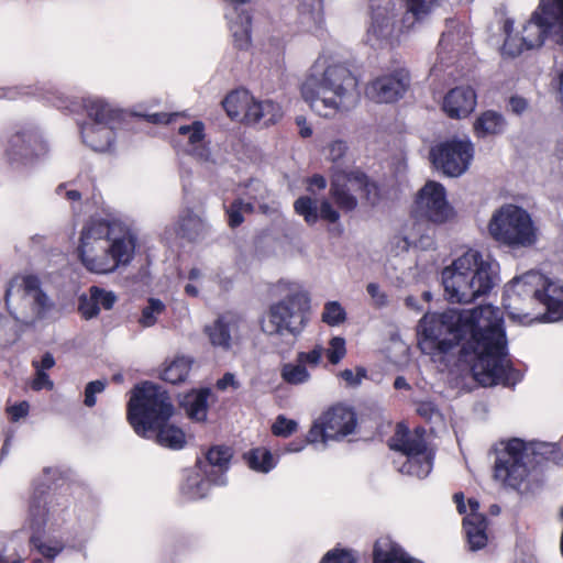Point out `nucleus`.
Wrapping results in <instances>:
<instances>
[{"label":"nucleus","instance_id":"1","mask_svg":"<svg viewBox=\"0 0 563 563\" xmlns=\"http://www.w3.org/2000/svg\"><path fill=\"white\" fill-rule=\"evenodd\" d=\"M462 343L473 353L472 374L482 386L514 385L518 380L507 353L504 318L499 308L483 305L471 309H449L426 313L418 324V344L432 357Z\"/></svg>","mask_w":563,"mask_h":563},{"label":"nucleus","instance_id":"2","mask_svg":"<svg viewBox=\"0 0 563 563\" xmlns=\"http://www.w3.org/2000/svg\"><path fill=\"white\" fill-rule=\"evenodd\" d=\"M300 96L316 115L335 119L357 104V79L333 52L323 49L302 80Z\"/></svg>","mask_w":563,"mask_h":563},{"label":"nucleus","instance_id":"3","mask_svg":"<svg viewBox=\"0 0 563 563\" xmlns=\"http://www.w3.org/2000/svg\"><path fill=\"white\" fill-rule=\"evenodd\" d=\"M174 412L168 395L153 384L144 383L131 393L128 421L134 432L163 448L181 450L187 443L186 433L170 421Z\"/></svg>","mask_w":563,"mask_h":563},{"label":"nucleus","instance_id":"4","mask_svg":"<svg viewBox=\"0 0 563 563\" xmlns=\"http://www.w3.org/2000/svg\"><path fill=\"white\" fill-rule=\"evenodd\" d=\"M136 240L124 227L106 220H91L81 230L78 255L92 274L109 275L130 265Z\"/></svg>","mask_w":563,"mask_h":563},{"label":"nucleus","instance_id":"5","mask_svg":"<svg viewBox=\"0 0 563 563\" xmlns=\"http://www.w3.org/2000/svg\"><path fill=\"white\" fill-rule=\"evenodd\" d=\"M441 280L450 302L468 303L499 283V264L488 255L468 250L442 269Z\"/></svg>","mask_w":563,"mask_h":563},{"label":"nucleus","instance_id":"6","mask_svg":"<svg viewBox=\"0 0 563 563\" xmlns=\"http://www.w3.org/2000/svg\"><path fill=\"white\" fill-rule=\"evenodd\" d=\"M276 291L280 298L269 305L260 321L262 332L273 343L298 338L307 327L310 310L309 296L298 284L279 282Z\"/></svg>","mask_w":563,"mask_h":563},{"label":"nucleus","instance_id":"7","mask_svg":"<svg viewBox=\"0 0 563 563\" xmlns=\"http://www.w3.org/2000/svg\"><path fill=\"white\" fill-rule=\"evenodd\" d=\"M65 522V509L47 500L44 489L31 497L25 527L30 531V544L46 560H55L65 549V542L54 533Z\"/></svg>","mask_w":563,"mask_h":563},{"label":"nucleus","instance_id":"8","mask_svg":"<svg viewBox=\"0 0 563 563\" xmlns=\"http://www.w3.org/2000/svg\"><path fill=\"white\" fill-rule=\"evenodd\" d=\"M5 303L14 321L22 328L38 325L54 307L41 280L34 275L14 276L5 290Z\"/></svg>","mask_w":563,"mask_h":563},{"label":"nucleus","instance_id":"9","mask_svg":"<svg viewBox=\"0 0 563 563\" xmlns=\"http://www.w3.org/2000/svg\"><path fill=\"white\" fill-rule=\"evenodd\" d=\"M494 452V478L505 487L520 489L530 475L537 443L511 438L496 443Z\"/></svg>","mask_w":563,"mask_h":563},{"label":"nucleus","instance_id":"10","mask_svg":"<svg viewBox=\"0 0 563 563\" xmlns=\"http://www.w3.org/2000/svg\"><path fill=\"white\" fill-rule=\"evenodd\" d=\"M493 239L512 249L531 247L538 242L539 230L530 213L515 205L496 210L488 223Z\"/></svg>","mask_w":563,"mask_h":563},{"label":"nucleus","instance_id":"11","mask_svg":"<svg viewBox=\"0 0 563 563\" xmlns=\"http://www.w3.org/2000/svg\"><path fill=\"white\" fill-rule=\"evenodd\" d=\"M542 274L529 271L515 276L505 285L503 303L511 320L529 325L541 321V312H536L540 306V286Z\"/></svg>","mask_w":563,"mask_h":563},{"label":"nucleus","instance_id":"12","mask_svg":"<svg viewBox=\"0 0 563 563\" xmlns=\"http://www.w3.org/2000/svg\"><path fill=\"white\" fill-rule=\"evenodd\" d=\"M407 12L402 26L395 27V14L388 7L377 8L373 11L372 22L367 30V42L374 47L393 45L399 41L400 34L409 31L417 22L427 18L433 8L431 0H404Z\"/></svg>","mask_w":563,"mask_h":563},{"label":"nucleus","instance_id":"13","mask_svg":"<svg viewBox=\"0 0 563 563\" xmlns=\"http://www.w3.org/2000/svg\"><path fill=\"white\" fill-rule=\"evenodd\" d=\"M424 434L421 428L410 431L406 426L397 424L389 446L399 453L394 463L400 473L423 478L431 472L432 453L427 449Z\"/></svg>","mask_w":563,"mask_h":563},{"label":"nucleus","instance_id":"14","mask_svg":"<svg viewBox=\"0 0 563 563\" xmlns=\"http://www.w3.org/2000/svg\"><path fill=\"white\" fill-rule=\"evenodd\" d=\"M87 120L80 125L82 143L96 152H107L113 146L114 123L118 111L104 99L88 97L84 99Z\"/></svg>","mask_w":563,"mask_h":563},{"label":"nucleus","instance_id":"15","mask_svg":"<svg viewBox=\"0 0 563 563\" xmlns=\"http://www.w3.org/2000/svg\"><path fill=\"white\" fill-rule=\"evenodd\" d=\"M540 8V4L532 12L519 29L514 27V21L506 20L504 23L505 42L501 47V54L508 57L519 56L525 51L539 48L550 36L547 20Z\"/></svg>","mask_w":563,"mask_h":563},{"label":"nucleus","instance_id":"16","mask_svg":"<svg viewBox=\"0 0 563 563\" xmlns=\"http://www.w3.org/2000/svg\"><path fill=\"white\" fill-rule=\"evenodd\" d=\"M474 145L470 139H451L431 147L433 166L449 177H460L467 172L474 158Z\"/></svg>","mask_w":563,"mask_h":563},{"label":"nucleus","instance_id":"17","mask_svg":"<svg viewBox=\"0 0 563 563\" xmlns=\"http://www.w3.org/2000/svg\"><path fill=\"white\" fill-rule=\"evenodd\" d=\"M331 197L336 206L344 211H352L356 208L357 201L353 192H360L368 202H377V187L368 178L358 172L349 174H336L331 183Z\"/></svg>","mask_w":563,"mask_h":563},{"label":"nucleus","instance_id":"18","mask_svg":"<svg viewBox=\"0 0 563 563\" xmlns=\"http://www.w3.org/2000/svg\"><path fill=\"white\" fill-rule=\"evenodd\" d=\"M413 212L437 224L444 223L454 217V209L448 201L445 187L434 180L427 181L418 190Z\"/></svg>","mask_w":563,"mask_h":563},{"label":"nucleus","instance_id":"19","mask_svg":"<svg viewBox=\"0 0 563 563\" xmlns=\"http://www.w3.org/2000/svg\"><path fill=\"white\" fill-rule=\"evenodd\" d=\"M48 144L35 134L13 135L5 150V158L11 168L23 173L48 153Z\"/></svg>","mask_w":563,"mask_h":563},{"label":"nucleus","instance_id":"20","mask_svg":"<svg viewBox=\"0 0 563 563\" xmlns=\"http://www.w3.org/2000/svg\"><path fill=\"white\" fill-rule=\"evenodd\" d=\"M453 499L459 512L465 515L463 527L470 550L477 551L485 548L488 542L487 520L483 514L478 512V501L468 499L466 505L463 493L454 494Z\"/></svg>","mask_w":563,"mask_h":563},{"label":"nucleus","instance_id":"21","mask_svg":"<svg viewBox=\"0 0 563 563\" xmlns=\"http://www.w3.org/2000/svg\"><path fill=\"white\" fill-rule=\"evenodd\" d=\"M408 86V74L397 69L372 80L366 87V96L376 103H393L405 95Z\"/></svg>","mask_w":563,"mask_h":563},{"label":"nucleus","instance_id":"22","mask_svg":"<svg viewBox=\"0 0 563 563\" xmlns=\"http://www.w3.org/2000/svg\"><path fill=\"white\" fill-rule=\"evenodd\" d=\"M179 143L184 150L201 163L216 165L218 159L206 142V126L202 121H192L178 128Z\"/></svg>","mask_w":563,"mask_h":563},{"label":"nucleus","instance_id":"23","mask_svg":"<svg viewBox=\"0 0 563 563\" xmlns=\"http://www.w3.org/2000/svg\"><path fill=\"white\" fill-rule=\"evenodd\" d=\"M346 355L345 340L341 336H333L325 347L321 343H316L307 351H300L296 354V358L308 371L317 368L324 364V356L332 365L339 364Z\"/></svg>","mask_w":563,"mask_h":563},{"label":"nucleus","instance_id":"24","mask_svg":"<svg viewBox=\"0 0 563 563\" xmlns=\"http://www.w3.org/2000/svg\"><path fill=\"white\" fill-rule=\"evenodd\" d=\"M467 44V35L464 27L455 22H451L448 25L445 32H443L438 51V60L431 68V75L434 77H441V74L445 70L449 65L445 63L446 59H454L455 55Z\"/></svg>","mask_w":563,"mask_h":563},{"label":"nucleus","instance_id":"25","mask_svg":"<svg viewBox=\"0 0 563 563\" xmlns=\"http://www.w3.org/2000/svg\"><path fill=\"white\" fill-rule=\"evenodd\" d=\"M540 305L545 309V312H541V321L555 322L563 319L562 279L548 277L542 274Z\"/></svg>","mask_w":563,"mask_h":563},{"label":"nucleus","instance_id":"26","mask_svg":"<svg viewBox=\"0 0 563 563\" xmlns=\"http://www.w3.org/2000/svg\"><path fill=\"white\" fill-rule=\"evenodd\" d=\"M295 212L302 217L308 225H313L319 219L330 223H335L340 219V213L332 203L323 199L320 203L317 198L311 196H301L294 202Z\"/></svg>","mask_w":563,"mask_h":563},{"label":"nucleus","instance_id":"27","mask_svg":"<svg viewBox=\"0 0 563 563\" xmlns=\"http://www.w3.org/2000/svg\"><path fill=\"white\" fill-rule=\"evenodd\" d=\"M322 423L327 426L331 440L339 441L354 432L356 416L352 409L338 405L322 415Z\"/></svg>","mask_w":563,"mask_h":563},{"label":"nucleus","instance_id":"28","mask_svg":"<svg viewBox=\"0 0 563 563\" xmlns=\"http://www.w3.org/2000/svg\"><path fill=\"white\" fill-rule=\"evenodd\" d=\"M476 107V95L470 86L451 89L443 98L442 109L451 119L466 118Z\"/></svg>","mask_w":563,"mask_h":563},{"label":"nucleus","instance_id":"29","mask_svg":"<svg viewBox=\"0 0 563 563\" xmlns=\"http://www.w3.org/2000/svg\"><path fill=\"white\" fill-rule=\"evenodd\" d=\"M242 324L243 321L240 317L223 314L211 325L206 327V332L212 345L229 349L231 341L241 335Z\"/></svg>","mask_w":563,"mask_h":563},{"label":"nucleus","instance_id":"30","mask_svg":"<svg viewBox=\"0 0 563 563\" xmlns=\"http://www.w3.org/2000/svg\"><path fill=\"white\" fill-rule=\"evenodd\" d=\"M373 563H422L409 556L389 536H380L373 545Z\"/></svg>","mask_w":563,"mask_h":563},{"label":"nucleus","instance_id":"31","mask_svg":"<svg viewBox=\"0 0 563 563\" xmlns=\"http://www.w3.org/2000/svg\"><path fill=\"white\" fill-rule=\"evenodd\" d=\"M213 473H209L207 470L202 471L201 466L190 470L186 473L181 493L188 499L203 498L209 492L210 484H213Z\"/></svg>","mask_w":563,"mask_h":563},{"label":"nucleus","instance_id":"32","mask_svg":"<svg viewBox=\"0 0 563 563\" xmlns=\"http://www.w3.org/2000/svg\"><path fill=\"white\" fill-rule=\"evenodd\" d=\"M210 397L211 390L209 388L192 390L184 396L180 405L189 419L203 422L207 420Z\"/></svg>","mask_w":563,"mask_h":563},{"label":"nucleus","instance_id":"33","mask_svg":"<svg viewBox=\"0 0 563 563\" xmlns=\"http://www.w3.org/2000/svg\"><path fill=\"white\" fill-rule=\"evenodd\" d=\"M550 30V37L563 45V0H540L539 2Z\"/></svg>","mask_w":563,"mask_h":563},{"label":"nucleus","instance_id":"34","mask_svg":"<svg viewBox=\"0 0 563 563\" xmlns=\"http://www.w3.org/2000/svg\"><path fill=\"white\" fill-rule=\"evenodd\" d=\"M254 99L247 90H235L224 98L222 106L231 119L247 123V113L251 112Z\"/></svg>","mask_w":563,"mask_h":563},{"label":"nucleus","instance_id":"35","mask_svg":"<svg viewBox=\"0 0 563 563\" xmlns=\"http://www.w3.org/2000/svg\"><path fill=\"white\" fill-rule=\"evenodd\" d=\"M473 128L475 135L484 139L503 134L507 129V121L501 113L487 110L476 118Z\"/></svg>","mask_w":563,"mask_h":563},{"label":"nucleus","instance_id":"36","mask_svg":"<svg viewBox=\"0 0 563 563\" xmlns=\"http://www.w3.org/2000/svg\"><path fill=\"white\" fill-rule=\"evenodd\" d=\"M283 114L284 111L279 103L273 100L260 101L255 98L251 112L247 113V123L268 125L280 120Z\"/></svg>","mask_w":563,"mask_h":563},{"label":"nucleus","instance_id":"37","mask_svg":"<svg viewBox=\"0 0 563 563\" xmlns=\"http://www.w3.org/2000/svg\"><path fill=\"white\" fill-rule=\"evenodd\" d=\"M232 453L229 448L225 446H213L207 453V462L208 465L212 468H218L217 471H208L209 473H213L214 485H224L227 479L224 476V472L229 467V463L231 460Z\"/></svg>","mask_w":563,"mask_h":563},{"label":"nucleus","instance_id":"38","mask_svg":"<svg viewBox=\"0 0 563 563\" xmlns=\"http://www.w3.org/2000/svg\"><path fill=\"white\" fill-rule=\"evenodd\" d=\"M235 16L230 19L229 27L234 44L240 49H246L251 44L252 19L247 12H235Z\"/></svg>","mask_w":563,"mask_h":563},{"label":"nucleus","instance_id":"39","mask_svg":"<svg viewBox=\"0 0 563 563\" xmlns=\"http://www.w3.org/2000/svg\"><path fill=\"white\" fill-rule=\"evenodd\" d=\"M244 459L251 470L268 473L277 465V459L266 448H255L245 453Z\"/></svg>","mask_w":563,"mask_h":563},{"label":"nucleus","instance_id":"40","mask_svg":"<svg viewBox=\"0 0 563 563\" xmlns=\"http://www.w3.org/2000/svg\"><path fill=\"white\" fill-rule=\"evenodd\" d=\"M300 24L307 32L314 33L322 27V1L313 0L311 4L302 3L300 8Z\"/></svg>","mask_w":563,"mask_h":563},{"label":"nucleus","instance_id":"41","mask_svg":"<svg viewBox=\"0 0 563 563\" xmlns=\"http://www.w3.org/2000/svg\"><path fill=\"white\" fill-rule=\"evenodd\" d=\"M268 197V191L264 184L260 180H251L245 186V191L243 192V198L246 201H252L254 205V208L257 206L258 209L267 214L273 213L278 210L277 206H269L266 203V198Z\"/></svg>","mask_w":563,"mask_h":563},{"label":"nucleus","instance_id":"42","mask_svg":"<svg viewBox=\"0 0 563 563\" xmlns=\"http://www.w3.org/2000/svg\"><path fill=\"white\" fill-rule=\"evenodd\" d=\"M280 378L288 385L299 386L311 380V373L296 357L280 367Z\"/></svg>","mask_w":563,"mask_h":563},{"label":"nucleus","instance_id":"43","mask_svg":"<svg viewBox=\"0 0 563 563\" xmlns=\"http://www.w3.org/2000/svg\"><path fill=\"white\" fill-rule=\"evenodd\" d=\"M190 367V358L178 356L165 366L161 374L162 379L172 384L184 382L189 374Z\"/></svg>","mask_w":563,"mask_h":563},{"label":"nucleus","instance_id":"44","mask_svg":"<svg viewBox=\"0 0 563 563\" xmlns=\"http://www.w3.org/2000/svg\"><path fill=\"white\" fill-rule=\"evenodd\" d=\"M165 311L166 305L161 299L150 297L141 310L137 322L142 328H152L158 322L159 317Z\"/></svg>","mask_w":563,"mask_h":563},{"label":"nucleus","instance_id":"45","mask_svg":"<svg viewBox=\"0 0 563 563\" xmlns=\"http://www.w3.org/2000/svg\"><path fill=\"white\" fill-rule=\"evenodd\" d=\"M358 554L352 548L340 543L323 553L318 563H357Z\"/></svg>","mask_w":563,"mask_h":563},{"label":"nucleus","instance_id":"46","mask_svg":"<svg viewBox=\"0 0 563 563\" xmlns=\"http://www.w3.org/2000/svg\"><path fill=\"white\" fill-rule=\"evenodd\" d=\"M253 211L254 205L252 201H246L243 197L235 199L227 209L230 227H239L244 221V214Z\"/></svg>","mask_w":563,"mask_h":563},{"label":"nucleus","instance_id":"47","mask_svg":"<svg viewBox=\"0 0 563 563\" xmlns=\"http://www.w3.org/2000/svg\"><path fill=\"white\" fill-rule=\"evenodd\" d=\"M347 150V143L344 140L336 139L327 144L323 148V156L340 168L344 164Z\"/></svg>","mask_w":563,"mask_h":563},{"label":"nucleus","instance_id":"48","mask_svg":"<svg viewBox=\"0 0 563 563\" xmlns=\"http://www.w3.org/2000/svg\"><path fill=\"white\" fill-rule=\"evenodd\" d=\"M321 320L330 327H338L346 320V312L338 301H328L323 307Z\"/></svg>","mask_w":563,"mask_h":563},{"label":"nucleus","instance_id":"49","mask_svg":"<svg viewBox=\"0 0 563 563\" xmlns=\"http://www.w3.org/2000/svg\"><path fill=\"white\" fill-rule=\"evenodd\" d=\"M89 292L93 297V300L97 303L99 310H110L118 299L113 291L106 290L97 286L90 287Z\"/></svg>","mask_w":563,"mask_h":563},{"label":"nucleus","instance_id":"50","mask_svg":"<svg viewBox=\"0 0 563 563\" xmlns=\"http://www.w3.org/2000/svg\"><path fill=\"white\" fill-rule=\"evenodd\" d=\"M297 428L298 423L296 420L279 415L272 426V432L276 437L288 438L296 432Z\"/></svg>","mask_w":563,"mask_h":563},{"label":"nucleus","instance_id":"51","mask_svg":"<svg viewBox=\"0 0 563 563\" xmlns=\"http://www.w3.org/2000/svg\"><path fill=\"white\" fill-rule=\"evenodd\" d=\"M329 441H332L330 434L327 432V426L322 423V416L314 421L307 434V442L311 444L322 443L327 445Z\"/></svg>","mask_w":563,"mask_h":563},{"label":"nucleus","instance_id":"52","mask_svg":"<svg viewBox=\"0 0 563 563\" xmlns=\"http://www.w3.org/2000/svg\"><path fill=\"white\" fill-rule=\"evenodd\" d=\"M201 225V219L189 210L179 218V227L184 234L190 235L192 232H197Z\"/></svg>","mask_w":563,"mask_h":563},{"label":"nucleus","instance_id":"53","mask_svg":"<svg viewBox=\"0 0 563 563\" xmlns=\"http://www.w3.org/2000/svg\"><path fill=\"white\" fill-rule=\"evenodd\" d=\"M417 413L428 421L438 423L442 421V415L432 401H421L417 406Z\"/></svg>","mask_w":563,"mask_h":563},{"label":"nucleus","instance_id":"54","mask_svg":"<svg viewBox=\"0 0 563 563\" xmlns=\"http://www.w3.org/2000/svg\"><path fill=\"white\" fill-rule=\"evenodd\" d=\"M107 386L106 380L97 379L87 384L85 388V400L84 404L87 407H93L97 402L96 396L101 394Z\"/></svg>","mask_w":563,"mask_h":563},{"label":"nucleus","instance_id":"55","mask_svg":"<svg viewBox=\"0 0 563 563\" xmlns=\"http://www.w3.org/2000/svg\"><path fill=\"white\" fill-rule=\"evenodd\" d=\"M366 291L375 307L383 308L388 305V296L377 283H368L366 286Z\"/></svg>","mask_w":563,"mask_h":563},{"label":"nucleus","instance_id":"56","mask_svg":"<svg viewBox=\"0 0 563 563\" xmlns=\"http://www.w3.org/2000/svg\"><path fill=\"white\" fill-rule=\"evenodd\" d=\"M79 311L85 319H92L100 312L93 297L89 294L88 296H81L79 302Z\"/></svg>","mask_w":563,"mask_h":563},{"label":"nucleus","instance_id":"57","mask_svg":"<svg viewBox=\"0 0 563 563\" xmlns=\"http://www.w3.org/2000/svg\"><path fill=\"white\" fill-rule=\"evenodd\" d=\"M339 376L347 386H357L366 376V371L362 367H357L356 371L346 368L340 372Z\"/></svg>","mask_w":563,"mask_h":563},{"label":"nucleus","instance_id":"58","mask_svg":"<svg viewBox=\"0 0 563 563\" xmlns=\"http://www.w3.org/2000/svg\"><path fill=\"white\" fill-rule=\"evenodd\" d=\"M31 387L34 390L47 389L51 390L54 387V383L44 371L35 369V377L31 383Z\"/></svg>","mask_w":563,"mask_h":563},{"label":"nucleus","instance_id":"59","mask_svg":"<svg viewBox=\"0 0 563 563\" xmlns=\"http://www.w3.org/2000/svg\"><path fill=\"white\" fill-rule=\"evenodd\" d=\"M15 339V332L9 327V320L0 316V344H7Z\"/></svg>","mask_w":563,"mask_h":563},{"label":"nucleus","instance_id":"60","mask_svg":"<svg viewBox=\"0 0 563 563\" xmlns=\"http://www.w3.org/2000/svg\"><path fill=\"white\" fill-rule=\"evenodd\" d=\"M29 408V404L26 401H22L8 408V412L12 421H19L27 415Z\"/></svg>","mask_w":563,"mask_h":563},{"label":"nucleus","instance_id":"61","mask_svg":"<svg viewBox=\"0 0 563 563\" xmlns=\"http://www.w3.org/2000/svg\"><path fill=\"white\" fill-rule=\"evenodd\" d=\"M32 365L35 369L44 371L51 369L55 365V358L51 353H45L41 361H33Z\"/></svg>","mask_w":563,"mask_h":563},{"label":"nucleus","instance_id":"62","mask_svg":"<svg viewBox=\"0 0 563 563\" xmlns=\"http://www.w3.org/2000/svg\"><path fill=\"white\" fill-rule=\"evenodd\" d=\"M296 124L298 126V133L301 137L307 139L312 135V128L303 115H298L296 118Z\"/></svg>","mask_w":563,"mask_h":563},{"label":"nucleus","instance_id":"63","mask_svg":"<svg viewBox=\"0 0 563 563\" xmlns=\"http://www.w3.org/2000/svg\"><path fill=\"white\" fill-rule=\"evenodd\" d=\"M509 107L516 114H521L523 111H526L528 102L526 99L516 96L510 98Z\"/></svg>","mask_w":563,"mask_h":563},{"label":"nucleus","instance_id":"64","mask_svg":"<svg viewBox=\"0 0 563 563\" xmlns=\"http://www.w3.org/2000/svg\"><path fill=\"white\" fill-rule=\"evenodd\" d=\"M230 386L233 388L238 387V383L235 382L234 375L231 373L224 374V376L217 382V387L220 390H225Z\"/></svg>","mask_w":563,"mask_h":563}]
</instances>
